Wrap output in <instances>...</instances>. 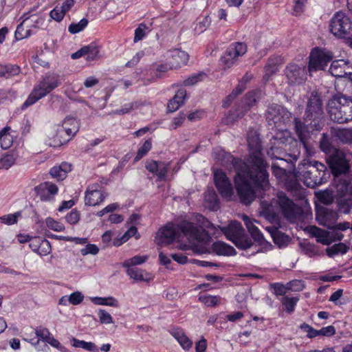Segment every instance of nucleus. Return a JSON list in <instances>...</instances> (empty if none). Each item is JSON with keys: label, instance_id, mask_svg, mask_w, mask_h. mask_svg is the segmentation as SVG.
I'll return each instance as SVG.
<instances>
[{"label": "nucleus", "instance_id": "obj_6", "mask_svg": "<svg viewBox=\"0 0 352 352\" xmlns=\"http://www.w3.org/2000/svg\"><path fill=\"white\" fill-rule=\"evenodd\" d=\"M327 111L332 121L340 124L348 122L352 120V99L336 94L329 100Z\"/></svg>", "mask_w": 352, "mask_h": 352}, {"label": "nucleus", "instance_id": "obj_26", "mask_svg": "<svg viewBox=\"0 0 352 352\" xmlns=\"http://www.w3.org/2000/svg\"><path fill=\"white\" fill-rule=\"evenodd\" d=\"M293 142L297 141L293 140L288 131H279L270 140V144L286 147L287 144H289L290 145L289 148H293Z\"/></svg>", "mask_w": 352, "mask_h": 352}, {"label": "nucleus", "instance_id": "obj_46", "mask_svg": "<svg viewBox=\"0 0 352 352\" xmlns=\"http://www.w3.org/2000/svg\"><path fill=\"white\" fill-rule=\"evenodd\" d=\"M72 342H73V346L74 347L82 348L85 350L92 351V352H98V349H97V346L93 342H85L83 340H77L76 338H73Z\"/></svg>", "mask_w": 352, "mask_h": 352}, {"label": "nucleus", "instance_id": "obj_40", "mask_svg": "<svg viewBox=\"0 0 352 352\" xmlns=\"http://www.w3.org/2000/svg\"><path fill=\"white\" fill-rule=\"evenodd\" d=\"M205 201L208 204V207L212 211H216L219 208V200L217 195L214 190H208L205 193Z\"/></svg>", "mask_w": 352, "mask_h": 352}, {"label": "nucleus", "instance_id": "obj_62", "mask_svg": "<svg viewBox=\"0 0 352 352\" xmlns=\"http://www.w3.org/2000/svg\"><path fill=\"white\" fill-rule=\"evenodd\" d=\"M318 198L324 204L329 205L333 201V197L329 191H322L318 193Z\"/></svg>", "mask_w": 352, "mask_h": 352}, {"label": "nucleus", "instance_id": "obj_37", "mask_svg": "<svg viewBox=\"0 0 352 352\" xmlns=\"http://www.w3.org/2000/svg\"><path fill=\"white\" fill-rule=\"evenodd\" d=\"M338 219V214L336 212L326 209L323 212L320 224H322L327 228H332L335 225L339 223H337Z\"/></svg>", "mask_w": 352, "mask_h": 352}, {"label": "nucleus", "instance_id": "obj_45", "mask_svg": "<svg viewBox=\"0 0 352 352\" xmlns=\"http://www.w3.org/2000/svg\"><path fill=\"white\" fill-rule=\"evenodd\" d=\"M348 250L349 247H347L344 243H339L327 248L326 252L329 256L332 257L339 253L342 254H345Z\"/></svg>", "mask_w": 352, "mask_h": 352}, {"label": "nucleus", "instance_id": "obj_38", "mask_svg": "<svg viewBox=\"0 0 352 352\" xmlns=\"http://www.w3.org/2000/svg\"><path fill=\"white\" fill-rule=\"evenodd\" d=\"M173 62L170 64L174 65L175 68L179 67L182 65H186L188 60L189 56L184 51L175 49L172 51Z\"/></svg>", "mask_w": 352, "mask_h": 352}, {"label": "nucleus", "instance_id": "obj_44", "mask_svg": "<svg viewBox=\"0 0 352 352\" xmlns=\"http://www.w3.org/2000/svg\"><path fill=\"white\" fill-rule=\"evenodd\" d=\"M10 129V127H6L0 132L1 147L5 150L9 148L13 143V138L8 133Z\"/></svg>", "mask_w": 352, "mask_h": 352}, {"label": "nucleus", "instance_id": "obj_22", "mask_svg": "<svg viewBox=\"0 0 352 352\" xmlns=\"http://www.w3.org/2000/svg\"><path fill=\"white\" fill-rule=\"evenodd\" d=\"M329 71L335 77L343 78L352 74V67L344 60H336L331 63Z\"/></svg>", "mask_w": 352, "mask_h": 352}, {"label": "nucleus", "instance_id": "obj_35", "mask_svg": "<svg viewBox=\"0 0 352 352\" xmlns=\"http://www.w3.org/2000/svg\"><path fill=\"white\" fill-rule=\"evenodd\" d=\"M308 231L311 236L317 238V241L323 245H329L330 240L329 239L328 230H322L315 226L308 227Z\"/></svg>", "mask_w": 352, "mask_h": 352}, {"label": "nucleus", "instance_id": "obj_2", "mask_svg": "<svg viewBox=\"0 0 352 352\" xmlns=\"http://www.w3.org/2000/svg\"><path fill=\"white\" fill-rule=\"evenodd\" d=\"M213 156L214 160L220 163L221 165L224 166L228 170H232V168L236 170V175L235 177V184L236 188L241 199V201L245 204L249 205L252 203L254 199L256 197V194L258 190H261V188H255L254 184H253V180L250 178H247V184L248 188H250L248 190H244L243 195H241L239 190V184L243 182L242 178H241L239 175V169L243 168V165L245 161H241L239 159L235 158L230 153L226 152L224 150L221 148H216L213 151Z\"/></svg>", "mask_w": 352, "mask_h": 352}, {"label": "nucleus", "instance_id": "obj_48", "mask_svg": "<svg viewBox=\"0 0 352 352\" xmlns=\"http://www.w3.org/2000/svg\"><path fill=\"white\" fill-rule=\"evenodd\" d=\"M199 300L208 307H214L220 303L221 297L217 296L202 295L199 297Z\"/></svg>", "mask_w": 352, "mask_h": 352}, {"label": "nucleus", "instance_id": "obj_11", "mask_svg": "<svg viewBox=\"0 0 352 352\" xmlns=\"http://www.w3.org/2000/svg\"><path fill=\"white\" fill-rule=\"evenodd\" d=\"M64 133L59 126L50 127L41 134L40 141L50 147L60 146L69 141V138L64 137Z\"/></svg>", "mask_w": 352, "mask_h": 352}, {"label": "nucleus", "instance_id": "obj_16", "mask_svg": "<svg viewBox=\"0 0 352 352\" xmlns=\"http://www.w3.org/2000/svg\"><path fill=\"white\" fill-rule=\"evenodd\" d=\"M247 51L246 45L243 43L232 44L221 56V61L227 67H232L239 56H242Z\"/></svg>", "mask_w": 352, "mask_h": 352}, {"label": "nucleus", "instance_id": "obj_5", "mask_svg": "<svg viewBox=\"0 0 352 352\" xmlns=\"http://www.w3.org/2000/svg\"><path fill=\"white\" fill-rule=\"evenodd\" d=\"M304 120L313 131H320L324 126L323 104L321 96L317 91L311 92L308 98Z\"/></svg>", "mask_w": 352, "mask_h": 352}, {"label": "nucleus", "instance_id": "obj_20", "mask_svg": "<svg viewBox=\"0 0 352 352\" xmlns=\"http://www.w3.org/2000/svg\"><path fill=\"white\" fill-rule=\"evenodd\" d=\"M104 198V194L98 190V185L93 184L86 190L85 204L87 206H95L102 203Z\"/></svg>", "mask_w": 352, "mask_h": 352}, {"label": "nucleus", "instance_id": "obj_39", "mask_svg": "<svg viewBox=\"0 0 352 352\" xmlns=\"http://www.w3.org/2000/svg\"><path fill=\"white\" fill-rule=\"evenodd\" d=\"M23 24L27 28H38L44 21L43 19L36 14L25 13L22 16Z\"/></svg>", "mask_w": 352, "mask_h": 352}, {"label": "nucleus", "instance_id": "obj_49", "mask_svg": "<svg viewBox=\"0 0 352 352\" xmlns=\"http://www.w3.org/2000/svg\"><path fill=\"white\" fill-rule=\"evenodd\" d=\"M280 165H282V163H273L272 170L278 180L283 182L289 174L286 173L285 169L280 167Z\"/></svg>", "mask_w": 352, "mask_h": 352}, {"label": "nucleus", "instance_id": "obj_59", "mask_svg": "<svg viewBox=\"0 0 352 352\" xmlns=\"http://www.w3.org/2000/svg\"><path fill=\"white\" fill-rule=\"evenodd\" d=\"M297 298H289L285 296L282 298V303L285 305V309L288 313H292L294 310L295 305L298 302Z\"/></svg>", "mask_w": 352, "mask_h": 352}, {"label": "nucleus", "instance_id": "obj_25", "mask_svg": "<svg viewBox=\"0 0 352 352\" xmlns=\"http://www.w3.org/2000/svg\"><path fill=\"white\" fill-rule=\"evenodd\" d=\"M351 224L348 221H344L342 223H339L338 224L335 225L332 228H327L329 232V239L330 240V243L333 241H341L344 235L342 234V232L347 230L348 229H351Z\"/></svg>", "mask_w": 352, "mask_h": 352}, {"label": "nucleus", "instance_id": "obj_27", "mask_svg": "<svg viewBox=\"0 0 352 352\" xmlns=\"http://www.w3.org/2000/svg\"><path fill=\"white\" fill-rule=\"evenodd\" d=\"M265 229L270 234L274 243L280 248L287 245L291 240V238L288 235L283 233L274 226H267Z\"/></svg>", "mask_w": 352, "mask_h": 352}, {"label": "nucleus", "instance_id": "obj_43", "mask_svg": "<svg viewBox=\"0 0 352 352\" xmlns=\"http://www.w3.org/2000/svg\"><path fill=\"white\" fill-rule=\"evenodd\" d=\"M20 67L15 65H0V77L9 78L20 73Z\"/></svg>", "mask_w": 352, "mask_h": 352}, {"label": "nucleus", "instance_id": "obj_42", "mask_svg": "<svg viewBox=\"0 0 352 352\" xmlns=\"http://www.w3.org/2000/svg\"><path fill=\"white\" fill-rule=\"evenodd\" d=\"M171 334L178 341L184 349L188 350L191 348L192 342L179 330H174Z\"/></svg>", "mask_w": 352, "mask_h": 352}, {"label": "nucleus", "instance_id": "obj_61", "mask_svg": "<svg viewBox=\"0 0 352 352\" xmlns=\"http://www.w3.org/2000/svg\"><path fill=\"white\" fill-rule=\"evenodd\" d=\"M169 162H160V164L157 168L158 170L156 173L160 180H164L166 178V174L169 169Z\"/></svg>", "mask_w": 352, "mask_h": 352}, {"label": "nucleus", "instance_id": "obj_47", "mask_svg": "<svg viewBox=\"0 0 352 352\" xmlns=\"http://www.w3.org/2000/svg\"><path fill=\"white\" fill-rule=\"evenodd\" d=\"M336 333L335 327L332 325L322 327L320 330L314 329L311 338H314L316 336H331Z\"/></svg>", "mask_w": 352, "mask_h": 352}, {"label": "nucleus", "instance_id": "obj_9", "mask_svg": "<svg viewBox=\"0 0 352 352\" xmlns=\"http://www.w3.org/2000/svg\"><path fill=\"white\" fill-rule=\"evenodd\" d=\"M330 31L339 38L349 37L352 24L349 17L344 12H336L330 21Z\"/></svg>", "mask_w": 352, "mask_h": 352}, {"label": "nucleus", "instance_id": "obj_32", "mask_svg": "<svg viewBox=\"0 0 352 352\" xmlns=\"http://www.w3.org/2000/svg\"><path fill=\"white\" fill-rule=\"evenodd\" d=\"M331 134L332 137L338 138L344 143L352 142V129H340L331 127Z\"/></svg>", "mask_w": 352, "mask_h": 352}, {"label": "nucleus", "instance_id": "obj_60", "mask_svg": "<svg viewBox=\"0 0 352 352\" xmlns=\"http://www.w3.org/2000/svg\"><path fill=\"white\" fill-rule=\"evenodd\" d=\"M126 274L130 278L135 280H144V276L142 274V270L136 267H126Z\"/></svg>", "mask_w": 352, "mask_h": 352}, {"label": "nucleus", "instance_id": "obj_34", "mask_svg": "<svg viewBox=\"0 0 352 352\" xmlns=\"http://www.w3.org/2000/svg\"><path fill=\"white\" fill-rule=\"evenodd\" d=\"M59 128L63 129L65 131L64 137L70 140V135L73 134L74 135L78 131V126L77 122L72 118H67L63 122L62 126H59Z\"/></svg>", "mask_w": 352, "mask_h": 352}, {"label": "nucleus", "instance_id": "obj_17", "mask_svg": "<svg viewBox=\"0 0 352 352\" xmlns=\"http://www.w3.org/2000/svg\"><path fill=\"white\" fill-rule=\"evenodd\" d=\"M333 177V185L336 190V198L352 191V183L349 174H340Z\"/></svg>", "mask_w": 352, "mask_h": 352}, {"label": "nucleus", "instance_id": "obj_19", "mask_svg": "<svg viewBox=\"0 0 352 352\" xmlns=\"http://www.w3.org/2000/svg\"><path fill=\"white\" fill-rule=\"evenodd\" d=\"M38 196L43 201H50L58 192V187L51 182H44L34 188Z\"/></svg>", "mask_w": 352, "mask_h": 352}, {"label": "nucleus", "instance_id": "obj_58", "mask_svg": "<svg viewBox=\"0 0 352 352\" xmlns=\"http://www.w3.org/2000/svg\"><path fill=\"white\" fill-rule=\"evenodd\" d=\"M265 75L263 78L265 80L268 81L270 78L276 72L277 65L274 61L270 60L264 67Z\"/></svg>", "mask_w": 352, "mask_h": 352}, {"label": "nucleus", "instance_id": "obj_21", "mask_svg": "<svg viewBox=\"0 0 352 352\" xmlns=\"http://www.w3.org/2000/svg\"><path fill=\"white\" fill-rule=\"evenodd\" d=\"M285 72L290 83H301L305 77V67L294 63L289 64Z\"/></svg>", "mask_w": 352, "mask_h": 352}, {"label": "nucleus", "instance_id": "obj_18", "mask_svg": "<svg viewBox=\"0 0 352 352\" xmlns=\"http://www.w3.org/2000/svg\"><path fill=\"white\" fill-rule=\"evenodd\" d=\"M297 178H298V177L296 175V170L294 174L288 175L283 183L287 190L290 192L294 197L296 199H302L305 195V189L300 184Z\"/></svg>", "mask_w": 352, "mask_h": 352}, {"label": "nucleus", "instance_id": "obj_54", "mask_svg": "<svg viewBox=\"0 0 352 352\" xmlns=\"http://www.w3.org/2000/svg\"><path fill=\"white\" fill-rule=\"evenodd\" d=\"M86 49L85 56H87V60H94L98 56L99 50L98 47L94 45L91 44L85 46Z\"/></svg>", "mask_w": 352, "mask_h": 352}, {"label": "nucleus", "instance_id": "obj_41", "mask_svg": "<svg viewBox=\"0 0 352 352\" xmlns=\"http://www.w3.org/2000/svg\"><path fill=\"white\" fill-rule=\"evenodd\" d=\"M320 149L329 156L333 153L337 149L332 145L331 138L327 133H322L320 140Z\"/></svg>", "mask_w": 352, "mask_h": 352}, {"label": "nucleus", "instance_id": "obj_29", "mask_svg": "<svg viewBox=\"0 0 352 352\" xmlns=\"http://www.w3.org/2000/svg\"><path fill=\"white\" fill-rule=\"evenodd\" d=\"M243 219L249 233L251 234L254 241L258 243L260 245H264L266 241L263 236V234L254 225V221L246 215H245Z\"/></svg>", "mask_w": 352, "mask_h": 352}, {"label": "nucleus", "instance_id": "obj_24", "mask_svg": "<svg viewBox=\"0 0 352 352\" xmlns=\"http://www.w3.org/2000/svg\"><path fill=\"white\" fill-rule=\"evenodd\" d=\"M264 96V92L257 89L247 93L242 101L241 108L243 111H248L252 107L257 103Z\"/></svg>", "mask_w": 352, "mask_h": 352}, {"label": "nucleus", "instance_id": "obj_33", "mask_svg": "<svg viewBox=\"0 0 352 352\" xmlns=\"http://www.w3.org/2000/svg\"><path fill=\"white\" fill-rule=\"evenodd\" d=\"M338 210L340 212L347 214L352 209V191L336 198Z\"/></svg>", "mask_w": 352, "mask_h": 352}, {"label": "nucleus", "instance_id": "obj_64", "mask_svg": "<svg viewBox=\"0 0 352 352\" xmlns=\"http://www.w3.org/2000/svg\"><path fill=\"white\" fill-rule=\"evenodd\" d=\"M46 224L49 228L56 232H60L65 229V226L63 223L56 221L51 217L46 219Z\"/></svg>", "mask_w": 352, "mask_h": 352}, {"label": "nucleus", "instance_id": "obj_3", "mask_svg": "<svg viewBox=\"0 0 352 352\" xmlns=\"http://www.w3.org/2000/svg\"><path fill=\"white\" fill-rule=\"evenodd\" d=\"M179 231L182 232L190 241L206 242L209 235L204 230L199 229L192 223L184 221L177 228L173 226H166L158 232V244L166 245L175 240L179 236Z\"/></svg>", "mask_w": 352, "mask_h": 352}, {"label": "nucleus", "instance_id": "obj_13", "mask_svg": "<svg viewBox=\"0 0 352 352\" xmlns=\"http://www.w3.org/2000/svg\"><path fill=\"white\" fill-rule=\"evenodd\" d=\"M332 60V54L329 52L315 49L309 56V72L324 70L325 67Z\"/></svg>", "mask_w": 352, "mask_h": 352}, {"label": "nucleus", "instance_id": "obj_7", "mask_svg": "<svg viewBox=\"0 0 352 352\" xmlns=\"http://www.w3.org/2000/svg\"><path fill=\"white\" fill-rule=\"evenodd\" d=\"M60 79L56 74H52L44 77L34 87L22 108L28 107L45 97L60 85Z\"/></svg>", "mask_w": 352, "mask_h": 352}, {"label": "nucleus", "instance_id": "obj_52", "mask_svg": "<svg viewBox=\"0 0 352 352\" xmlns=\"http://www.w3.org/2000/svg\"><path fill=\"white\" fill-rule=\"evenodd\" d=\"M152 143L151 140H146L143 145L138 149L137 155L134 158V162L140 160L151 149Z\"/></svg>", "mask_w": 352, "mask_h": 352}, {"label": "nucleus", "instance_id": "obj_31", "mask_svg": "<svg viewBox=\"0 0 352 352\" xmlns=\"http://www.w3.org/2000/svg\"><path fill=\"white\" fill-rule=\"evenodd\" d=\"M71 164L64 162L59 166H54L50 169V173L53 178L58 181L63 180L67 177L68 172L71 171Z\"/></svg>", "mask_w": 352, "mask_h": 352}, {"label": "nucleus", "instance_id": "obj_56", "mask_svg": "<svg viewBox=\"0 0 352 352\" xmlns=\"http://www.w3.org/2000/svg\"><path fill=\"white\" fill-rule=\"evenodd\" d=\"M138 233V229L135 226H131L129 230L124 234V235L121 237L120 240H118L117 241H114V245L116 246H119L123 243L126 242L129 240V239L133 236H135Z\"/></svg>", "mask_w": 352, "mask_h": 352}, {"label": "nucleus", "instance_id": "obj_57", "mask_svg": "<svg viewBox=\"0 0 352 352\" xmlns=\"http://www.w3.org/2000/svg\"><path fill=\"white\" fill-rule=\"evenodd\" d=\"M21 216V212H16L14 214H8L0 217L1 223L7 225H12L17 222L18 218Z\"/></svg>", "mask_w": 352, "mask_h": 352}, {"label": "nucleus", "instance_id": "obj_53", "mask_svg": "<svg viewBox=\"0 0 352 352\" xmlns=\"http://www.w3.org/2000/svg\"><path fill=\"white\" fill-rule=\"evenodd\" d=\"M30 247L32 248L33 251L37 252L38 250L37 243L41 241V245L43 247H47V250H45V253H49L50 251V242L47 240H42L41 238L35 237L32 238L30 240Z\"/></svg>", "mask_w": 352, "mask_h": 352}, {"label": "nucleus", "instance_id": "obj_8", "mask_svg": "<svg viewBox=\"0 0 352 352\" xmlns=\"http://www.w3.org/2000/svg\"><path fill=\"white\" fill-rule=\"evenodd\" d=\"M283 146L271 144L267 155L272 159L278 160L280 163L284 162L294 163L300 155V145L298 142H293V148H283Z\"/></svg>", "mask_w": 352, "mask_h": 352}, {"label": "nucleus", "instance_id": "obj_63", "mask_svg": "<svg viewBox=\"0 0 352 352\" xmlns=\"http://www.w3.org/2000/svg\"><path fill=\"white\" fill-rule=\"evenodd\" d=\"M24 26L25 24H23V21L19 24L16 30L15 31V38L17 40H21L23 38H27L30 36V30H24Z\"/></svg>", "mask_w": 352, "mask_h": 352}, {"label": "nucleus", "instance_id": "obj_55", "mask_svg": "<svg viewBox=\"0 0 352 352\" xmlns=\"http://www.w3.org/2000/svg\"><path fill=\"white\" fill-rule=\"evenodd\" d=\"M88 24L86 19H81L78 23H72L69 25L68 30L71 34H76L82 31Z\"/></svg>", "mask_w": 352, "mask_h": 352}, {"label": "nucleus", "instance_id": "obj_12", "mask_svg": "<svg viewBox=\"0 0 352 352\" xmlns=\"http://www.w3.org/2000/svg\"><path fill=\"white\" fill-rule=\"evenodd\" d=\"M327 162L331 169L333 176L340 174H348L347 172L350 166L343 151L336 150L328 156Z\"/></svg>", "mask_w": 352, "mask_h": 352}, {"label": "nucleus", "instance_id": "obj_23", "mask_svg": "<svg viewBox=\"0 0 352 352\" xmlns=\"http://www.w3.org/2000/svg\"><path fill=\"white\" fill-rule=\"evenodd\" d=\"M285 116H287V112L280 105L273 104L267 108V120L272 121L275 124L281 122Z\"/></svg>", "mask_w": 352, "mask_h": 352}, {"label": "nucleus", "instance_id": "obj_30", "mask_svg": "<svg viewBox=\"0 0 352 352\" xmlns=\"http://www.w3.org/2000/svg\"><path fill=\"white\" fill-rule=\"evenodd\" d=\"M221 231L231 241H234L243 234V229L241 223L232 221L227 227H222Z\"/></svg>", "mask_w": 352, "mask_h": 352}, {"label": "nucleus", "instance_id": "obj_15", "mask_svg": "<svg viewBox=\"0 0 352 352\" xmlns=\"http://www.w3.org/2000/svg\"><path fill=\"white\" fill-rule=\"evenodd\" d=\"M214 181L219 194L223 198L230 199L233 195V187L230 180L221 170L214 171Z\"/></svg>", "mask_w": 352, "mask_h": 352}, {"label": "nucleus", "instance_id": "obj_28", "mask_svg": "<svg viewBox=\"0 0 352 352\" xmlns=\"http://www.w3.org/2000/svg\"><path fill=\"white\" fill-rule=\"evenodd\" d=\"M243 219L249 233L251 234L254 241L258 243L260 245H264L266 241L263 236V234L254 225V221L246 215H245Z\"/></svg>", "mask_w": 352, "mask_h": 352}, {"label": "nucleus", "instance_id": "obj_14", "mask_svg": "<svg viewBox=\"0 0 352 352\" xmlns=\"http://www.w3.org/2000/svg\"><path fill=\"white\" fill-rule=\"evenodd\" d=\"M294 122L295 126L296 133L300 140V143H298V144L300 146L301 144L303 146L307 155H313L314 153V151L312 146L309 142L310 134L308 128H310L309 126L308 125L307 123V124H305L304 122H302L298 118L294 119Z\"/></svg>", "mask_w": 352, "mask_h": 352}, {"label": "nucleus", "instance_id": "obj_1", "mask_svg": "<svg viewBox=\"0 0 352 352\" xmlns=\"http://www.w3.org/2000/svg\"><path fill=\"white\" fill-rule=\"evenodd\" d=\"M248 143L250 150V154L246 159L243 169H239V175L243 179L242 184L239 186V190L243 195L244 190L250 189L247 184V178L253 180L255 188H261L265 190L269 188L268 173L267 171V163L261 153V144L258 135L256 133L249 135Z\"/></svg>", "mask_w": 352, "mask_h": 352}, {"label": "nucleus", "instance_id": "obj_36", "mask_svg": "<svg viewBox=\"0 0 352 352\" xmlns=\"http://www.w3.org/2000/svg\"><path fill=\"white\" fill-rule=\"evenodd\" d=\"M212 248L217 255L232 256L236 254V251L233 247L222 241L214 243Z\"/></svg>", "mask_w": 352, "mask_h": 352}, {"label": "nucleus", "instance_id": "obj_50", "mask_svg": "<svg viewBox=\"0 0 352 352\" xmlns=\"http://www.w3.org/2000/svg\"><path fill=\"white\" fill-rule=\"evenodd\" d=\"M232 242L237 248L243 250L248 249L252 245V240L248 236L243 235V234Z\"/></svg>", "mask_w": 352, "mask_h": 352}, {"label": "nucleus", "instance_id": "obj_10", "mask_svg": "<svg viewBox=\"0 0 352 352\" xmlns=\"http://www.w3.org/2000/svg\"><path fill=\"white\" fill-rule=\"evenodd\" d=\"M276 201L283 216L289 221H295L300 217L302 214L301 208L290 199L285 192H278Z\"/></svg>", "mask_w": 352, "mask_h": 352}, {"label": "nucleus", "instance_id": "obj_51", "mask_svg": "<svg viewBox=\"0 0 352 352\" xmlns=\"http://www.w3.org/2000/svg\"><path fill=\"white\" fill-rule=\"evenodd\" d=\"M147 258V256H135L131 258L124 261L122 263V266L124 267H133L135 265L144 263Z\"/></svg>", "mask_w": 352, "mask_h": 352}, {"label": "nucleus", "instance_id": "obj_4", "mask_svg": "<svg viewBox=\"0 0 352 352\" xmlns=\"http://www.w3.org/2000/svg\"><path fill=\"white\" fill-rule=\"evenodd\" d=\"M296 175L307 186L315 188L326 182L329 174L324 164L316 160H303L298 166Z\"/></svg>", "mask_w": 352, "mask_h": 352}]
</instances>
